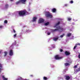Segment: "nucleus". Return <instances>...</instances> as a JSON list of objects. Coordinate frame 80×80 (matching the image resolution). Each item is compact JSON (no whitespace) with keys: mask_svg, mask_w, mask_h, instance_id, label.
<instances>
[{"mask_svg":"<svg viewBox=\"0 0 80 80\" xmlns=\"http://www.w3.org/2000/svg\"><path fill=\"white\" fill-rule=\"evenodd\" d=\"M64 65L66 67H67V66H70V64L68 63H64Z\"/></svg>","mask_w":80,"mask_h":80,"instance_id":"17","label":"nucleus"},{"mask_svg":"<svg viewBox=\"0 0 80 80\" xmlns=\"http://www.w3.org/2000/svg\"><path fill=\"white\" fill-rule=\"evenodd\" d=\"M60 52H63V49H60Z\"/></svg>","mask_w":80,"mask_h":80,"instance_id":"31","label":"nucleus"},{"mask_svg":"<svg viewBox=\"0 0 80 80\" xmlns=\"http://www.w3.org/2000/svg\"><path fill=\"white\" fill-rule=\"evenodd\" d=\"M5 8H8V4H6L5 5Z\"/></svg>","mask_w":80,"mask_h":80,"instance_id":"20","label":"nucleus"},{"mask_svg":"<svg viewBox=\"0 0 80 80\" xmlns=\"http://www.w3.org/2000/svg\"><path fill=\"white\" fill-rule=\"evenodd\" d=\"M22 3V4H25V2L27 1V0H20Z\"/></svg>","mask_w":80,"mask_h":80,"instance_id":"9","label":"nucleus"},{"mask_svg":"<svg viewBox=\"0 0 80 80\" xmlns=\"http://www.w3.org/2000/svg\"><path fill=\"white\" fill-rule=\"evenodd\" d=\"M62 57H60L59 55H56L55 56V59L56 60H60V59H62Z\"/></svg>","mask_w":80,"mask_h":80,"instance_id":"4","label":"nucleus"},{"mask_svg":"<svg viewBox=\"0 0 80 80\" xmlns=\"http://www.w3.org/2000/svg\"><path fill=\"white\" fill-rule=\"evenodd\" d=\"M76 70H77V72H80V67Z\"/></svg>","mask_w":80,"mask_h":80,"instance_id":"23","label":"nucleus"},{"mask_svg":"<svg viewBox=\"0 0 80 80\" xmlns=\"http://www.w3.org/2000/svg\"><path fill=\"white\" fill-rule=\"evenodd\" d=\"M57 29H56L54 30H52L53 32H56V31H59V32H61L63 31V30H65V29H64L63 28L60 27H58L56 28Z\"/></svg>","mask_w":80,"mask_h":80,"instance_id":"2","label":"nucleus"},{"mask_svg":"<svg viewBox=\"0 0 80 80\" xmlns=\"http://www.w3.org/2000/svg\"><path fill=\"white\" fill-rule=\"evenodd\" d=\"M2 67H3L2 65V64H1V63H0V73L1 72L2 70Z\"/></svg>","mask_w":80,"mask_h":80,"instance_id":"13","label":"nucleus"},{"mask_svg":"<svg viewBox=\"0 0 80 80\" xmlns=\"http://www.w3.org/2000/svg\"><path fill=\"white\" fill-rule=\"evenodd\" d=\"M52 11L53 13H55V12H56V11H57V9L55 8H53L52 9Z\"/></svg>","mask_w":80,"mask_h":80,"instance_id":"12","label":"nucleus"},{"mask_svg":"<svg viewBox=\"0 0 80 80\" xmlns=\"http://www.w3.org/2000/svg\"><path fill=\"white\" fill-rule=\"evenodd\" d=\"M60 22H58L56 24L55 26H54V28L56 27V26H57V25H60Z\"/></svg>","mask_w":80,"mask_h":80,"instance_id":"14","label":"nucleus"},{"mask_svg":"<svg viewBox=\"0 0 80 80\" xmlns=\"http://www.w3.org/2000/svg\"><path fill=\"white\" fill-rule=\"evenodd\" d=\"M3 26H0V28H2Z\"/></svg>","mask_w":80,"mask_h":80,"instance_id":"35","label":"nucleus"},{"mask_svg":"<svg viewBox=\"0 0 80 80\" xmlns=\"http://www.w3.org/2000/svg\"><path fill=\"white\" fill-rule=\"evenodd\" d=\"M8 22V21H7V20H5V21H4L5 23H7Z\"/></svg>","mask_w":80,"mask_h":80,"instance_id":"28","label":"nucleus"},{"mask_svg":"<svg viewBox=\"0 0 80 80\" xmlns=\"http://www.w3.org/2000/svg\"><path fill=\"white\" fill-rule=\"evenodd\" d=\"M26 13H28V12L26 10L22 11H20L19 12L18 14L20 16H25L26 15Z\"/></svg>","mask_w":80,"mask_h":80,"instance_id":"1","label":"nucleus"},{"mask_svg":"<svg viewBox=\"0 0 80 80\" xmlns=\"http://www.w3.org/2000/svg\"><path fill=\"white\" fill-rule=\"evenodd\" d=\"M48 35H50V32H48Z\"/></svg>","mask_w":80,"mask_h":80,"instance_id":"33","label":"nucleus"},{"mask_svg":"<svg viewBox=\"0 0 80 80\" xmlns=\"http://www.w3.org/2000/svg\"><path fill=\"white\" fill-rule=\"evenodd\" d=\"M70 3H71V4H72V3H73V1L72 0L71 1H70Z\"/></svg>","mask_w":80,"mask_h":80,"instance_id":"29","label":"nucleus"},{"mask_svg":"<svg viewBox=\"0 0 80 80\" xmlns=\"http://www.w3.org/2000/svg\"><path fill=\"white\" fill-rule=\"evenodd\" d=\"M72 35V33H69L67 34V37H70Z\"/></svg>","mask_w":80,"mask_h":80,"instance_id":"19","label":"nucleus"},{"mask_svg":"<svg viewBox=\"0 0 80 80\" xmlns=\"http://www.w3.org/2000/svg\"><path fill=\"white\" fill-rule=\"evenodd\" d=\"M13 0H10V1L12 2Z\"/></svg>","mask_w":80,"mask_h":80,"instance_id":"40","label":"nucleus"},{"mask_svg":"<svg viewBox=\"0 0 80 80\" xmlns=\"http://www.w3.org/2000/svg\"><path fill=\"white\" fill-rule=\"evenodd\" d=\"M65 53L66 55L67 56H68V55H70V53L67 51L65 52Z\"/></svg>","mask_w":80,"mask_h":80,"instance_id":"7","label":"nucleus"},{"mask_svg":"<svg viewBox=\"0 0 80 80\" xmlns=\"http://www.w3.org/2000/svg\"><path fill=\"white\" fill-rule=\"evenodd\" d=\"M2 78L3 80H8V78H5L4 76H2Z\"/></svg>","mask_w":80,"mask_h":80,"instance_id":"16","label":"nucleus"},{"mask_svg":"<svg viewBox=\"0 0 80 80\" xmlns=\"http://www.w3.org/2000/svg\"><path fill=\"white\" fill-rule=\"evenodd\" d=\"M5 55H4V57H5V56H6L7 55V52H4Z\"/></svg>","mask_w":80,"mask_h":80,"instance_id":"24","label":"nucleus"},{"mask_svg":"<svg viewBox=\"0 0 80 80\" xmlns=\"http://www.w3.org/2000/svg\"><path fill=\"white\" fill-rule=\"evenodd\" d=\"M46 17L48 18V17H49V18H52V15L50 14V13L49 12H47L46 14Z\"/></svg>","mask_w":80,"mask_h":80,"instance_id":"3","label":"nucleus"},{"mask_svg":"<svg viewBox=\"0 0 80 80\" xmlns=\"http://www.w3.org/2000/svg\"><path fill=\"white\" fill-rule=\"evenodd\" d=\"M14 38H15L17 37V34H15L13 35Z\"/></svg>","mask_w":80,"mask_h":80,"instance_id":"26","label":"nucleus"},{"mask_svg":"<svg viewBox=\"0 0 80 80\" xmlns=\"http://www.w3.org/2000/svg\"><path fill=\"white\" fill-rule=\"evenodd\" d=\"M72 20V18H68V20L69 21H70V20Z\"/></svg>","mask_w":80,"mask_h":80,"instance_id":"27","label":"nucleus"},{"mask_svg":"<svg viewBox=\"0 0 80 80\" xmlns=\"http://www.w3.org/2000/svg\"><path fill=\"white\" fill-rule=\"evenodd\" d=\"M58 38H55L53 39V40H54V41H57V40H58Z\"/></svg>","mask_w":80,"mask_h":80,"instance_id":"18","label":"nucleus"},{"mask_svg":"<svg viewBox=\"0 0 80 80\" xmlns=\"http://www.w3.org/2000/svg\"><path fill=\"white\" fill-rule=\"evenodd\" d=\"M20 80V79L19 78H18V79L16 80Z\"/></svg>","mask_w":80,"mask_h":80,"instance_id":"39","label":"nucleus"},{"mask_svg":"<svg viewBox=\"0 0 80 80\" xmlns=\"http://www.w3.org/2000/svg\"><path fill=\"white\" fill-rule=\"evenodd\" d=\"M77 67V65H76L74 67V68H76Z\"/></svg>","mask_w":80,"mask_h":80,"instance_id":"32","label":"nucleus"},{"mask_svg":"<svg viewBox=\"0 0 80 80\" xmlns=\"http://www.w3.org/2000/svg\"><path fill=\"white\" fill-rule=\"evenodd\" d=\"M48 24H49V22H48L45 23V25L47 26V25H48Z\"/></svg>","mask_w":80,"mask_h":80,"instance_id":"25","label":"nucleus"},{"mask_svg":"<svg viewBox=\"0 0 80 80\" xmlns=\"http://www.w3.org/2000/svg\"><path fill=\"white\" fill-rule=\"evenodd\" d=\"M13 32L14 33H16V31H15V30L14 29H13Z\"/></svg>","mask_w":80,"mask_h":80,"instance_id":"36","label":"nucleus"},{"mask_svg":"<svg viewBox=\"0 0 80 80\" xmlns=\"http://www.w3.org/2000/svg\"><path fill=\"white\" fill-rule=\"evenodd\" d=\"M37 19V17H34L33 18V20L32 21V22H36V20Z\"/></svg>","mask_w":80,"mask_h":80,"instance_id":"11","label":"nucleus"},{"mask_svg":"<svg viewBox=\"0 0 80 80\" xmlns=\"http://www.w3.org/2000/svg\"><path fill=\"white\" fill-rule=\"evenodd\" d=\"M78 45L79 46H80V43H77L76 44L75 46L73 48V50H75V48H76V47H77V46Z\"/></svg>","mask_w":80,"mask_h":80,"instance_id":"10","label":"nucleus"},{"mask_svg":"<svg viewBox=\"0 0 80 80\" xmlns=\"http://www.w3.org/2000/svg\"><path fill=\"white\" fill-rule=\"evenodd\" d=\"M1 52H0V53Z\"/></svg>","mask_w":80,"mask_h":80,"instance_id":"41","label":"nucleus"},{"mask_svg":"<svg viewBox=\"0 0 80 80\" xmlns=\"http://www.w3.org/2000/svg\"><path fill=\"white\" fill-rule=\"evenodd\" d=\"M13 54V50H10L9 51V55L10 56H12Z\"/></svg>","mask_w":80,"mask_h":80,"instance_id":"6","label":"nucleus"},{"mask_svg":"<svg viewBox=\"0 0 80 80\" xmlns=\"http://www.w3.org/2000/svg\"><path fill=\"white\" fill-rule=\"evenodd\" d=\"M65 36V34L63 33L60 36V37H61V38H63V36Z\"/></svg>","mask_w":80,"mask_h":80,"instance_id":"21","label":"nucleus"},{"mask_svg":"<svg viewBox=\"0 0 80 80\" xmlns=\"http://www.w3.org/2000/svg\"><path fill=\"white\" fill-rule=\"evenodd\" d=\"M43 80H47V79H48V78H47L46 77H43Z\"/></svg>","mask_w":80,"mask_h":80,"instance_id":"22","label":"nucleus"},{"mask_svg":"<svg viewBox=\"0 0 80 80\" xmlns=\"http://www.w3.org/2000/svg\"><path fill=\"white\" fill-rule=\"evenodd\" d=\"M65 79L66 80H69V79H70V77L69 76H65Z\"/></svg>","mask_w":80,"mask_h":80,"instance_id":"8","label":"nucleus"},{"mask_svg":"<svg viewBox=\"0 0 80 80\" xmlns=\"http://www.w3.org/2000/svg\"><path fill=\"white\" fill-rule=\"evenodd\" d=\"M78 58L79 59H80V53L79 54V55H78Z\"/></svg>","mask_w":80,"mask_h":80,"instance_id":"30","label":"nucleus"},{"mask_svg":"<svg viewBox=\"0 0 80 80\" xmlns=\"http://www.w3.org/2000/svg\"><path fill=\"white\" fill-rule=\"evenodd\" d=\"M68 6V5L67 4H65L64 5V7H67Z\"/></svg>","mask_w":80,"mask_h":80,"instance_id":"34","label":"nucleus"},{"mask_svg":"<svg viewBox=\"0 0 80 80\" xmlns=\"http://www.w3.org/2000/svg\"><path fill=\"white\" fill-rule=\"evenodd\" d=\"M15 44H16V43H15H15H14L12 44V45H15Z\"/></svg>","mask_w":80,"mask_h":80,"instance_id":"37","label":"nucleus"},{"mask_svg":"<svg viewBox=\"0 0 80 80\" xmlns=\"http://www.w3.org/2000/svg\"><path fill=\"white\" fill-rule=\"evenodd\" d=\"M30 76H31V77H33V75H31Z\"/></svg>","mask_w":80,"mask_h":80,"instance_id":"38","label":"nucleus"},{"mask_svg":"<svg viewBox=\"0 0 80 80\" xmlns=\"http://www.w3.org/2000/svg\"><path fill=\"white\" fill-rule=\"evenodd\" d=\"M44 22V20L42 18H40L38 21V23H43Z\"/></svg>","mask_w":80,"mask_h":80,"instance_id":"5","label":"nucleus"},{"mask_svg":"<svg viewBox=\"0 0 80 80\" xmlns=\"http://www.w3.org/2000/svg\"><path fill=\"white\" fill-rule=\"evenodd\" d=\"M21 3V1H20V0H19L18 1L16 2V5H18V4H19V3Z\"/></svg>","mask_w":80,"mask_h":80,"instance_id":"15","label":"nucleus"}]
</instances>
